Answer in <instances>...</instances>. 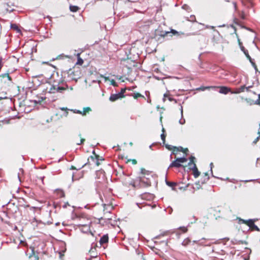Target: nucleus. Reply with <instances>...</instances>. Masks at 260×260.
Listing matches in <instances>:
<instances>
[{
  "mask_svg": "<svg viewBox=\"0 0 260 260\" xmlns=\"http://www.w3.org/2000/svg\"><path fill=\"white\" fill-rule=\"evenodd\" d=\"M68 87V85L64 83L63 80L58 82H55L50 87L49 92L50 93H55L56 92L62 93L63 91L66 90Z\"/></svg>",
  "mask_w": 260,
  "mask_h": 260,
  "instance_id": "nucleus-1",
  "label": "nucleus"
},
{
  "mask_svg": "<svg viewBox=\"0 0 260 260\" xmlns=\"http://www.w3.org/2000/svg\"><path fill=\"white\" fill-rule=\"evenodd\" d=\"M139 181L144 186H149L151 185L150 177L141 176L139 177Z\"/></svg>",
  "mask_w": 260,
  "mask_h": 260,
  "instance_id": "nucleus-2",
  "label": "nucleus"
},
{
  "mask_svg": "<svg viewBox=\"0 0 260 260\" xmlns=\"http://www.w3.org/2000/svg\"><path fill=\"white\" fill-rule=\"evenodd\" d=\"M257 220L256 219H249L248 220V226L252 230L259 231L258 227L254 224V222Z\"/></svg>",
  "mask_w": 260,
  "mask_h": 260,
  "instance_id": "nucleus-3",
  "label": "nucleus"
},
{
  "mask_svg": "<svg viewBox=\"0 0 260 260\" xmlns=\"http://www.w3.org/2000/svg\"><path fill=\"white\" fill-rule=\"evenodd\" d=\"M165 146H166V148L168 149V150H173V151H180L185 152L186 151L188 150V149L187 148H186L184 150V149L182 147H179L177 148L175 146H173L169 145V144H166Z\"/></svg>",
  "mask_w": 260,
  "mask_h": 260,
  "instance_id": "nucleus-4",
  "label": "nucleus"
},
{
  "mask_svg": "<svg viewBox=\"0 0 260 260\" xmlns=\"http://www.w3.org/2000/svg\"><path fill=\"white\" fill-rule=\"evenodd\" d=\"M121 98L122 97L120 95V93H118L116 94H112L109 98V100L111 102H114Z\"/></svg>",
  "mask_w": 260,
  "mask_h": 260,
  "instance_id": "nucleus-5",
  "label": "nucleus"
},
{
  "mask_svg": "<svg viewBox=\"0 0 260 260\" xmlns=\"http://www.w3.org/2000/svg\"><path fill=\"white\" fill-rule=\"evenodd\" d=\"M1 76L2 77L5 82L6 83L7 81H8V84L11 82V78L9 76V74L5 73L1 75Z\"/></svg>",
  "mask_w": 260,
  "mask_h": 260,
  "instance_id": "nucleus-6",
  "label": "nucleus"
},
{
  "mask_svg": "<svg viewBox=\"0 0 260 260\" xmlns=\"http://www.w3.org/2000/svg\"><path fill=\"white\" fill-rule=\"evenodd\" d=\"M220 90L219 91V93L226 94L229 92L231 91V89L226 86H220L219 87Z\"/></svg>",
  "mask_w": 260,
  "mask_h": 260,
  "instance_id": "nucleus-7",
  "label": "nucleus"
},
{
  "mask_svg": "<svg viewBox=\"0 0 260 260\" xmlns=\"http://www.w3.org/2000/svg\"><path fill=\"white\" fill-rule=\"evenodd\" d=\"M190 169L193 170V176H194V178H197L199 176L200 173L198 171L196 164H193V166H192V167H190Z\"/></svg>",
  "mask_w": 260,
  "mask_h": 260,
  "instance_id": "nucleus-8",
  "label": "nucleus"
},
{
  "mask_svg": "<svg viewBox=\"0 0 260 260\" xmlns=\"http://www.w3.org/2000/svg\"><path fill=\"white\" fill-rule=\"evenodd\" d=\"M181 166H182L181 164L176 159L174 161H173L172 163L170 164V165H169V168H172V167L179 168Z\"/></svg>",
  "mask_w": 260,
  "mask_h": 260,
  "instance_id": "nucleus-9",
  "label": "nucleus"
},
{
  "mask_svg": "<svg viewBox=\"0 0 260 260\" xmlns=\"http://www.w3.org/2000/svg\"><path fill=\"white\" fill-rule=\"evenodd\" d=\"M108 241V236L107 235H103L100 240L101 245L107 243Z\"/></svg>",
  "mask_w": 260,
  "mask_h": 260,
  "instance_id": "nucleus-10",
  "label": "nucleus"
},
{
  "mask_svg": "<svg viewBox=\"0 0 260 260\" xmlns=\"http://www.w3.org/2000/svg\"><path fill=\"white\" fill-rule=\"evenodd\" d=\"M171 32L174 35L177 34L178 33L176 30H175L174 29H171L170 32V31L162 32L160 36L163 37H165V36H167L168 34H170Z\"/></svg>",
  "mask_w": 260,
  "mask_h": 260,
  "instance_id": "nucleus-11",
  "label": "nucleus"
},
{
  "mask_svg": "<svg viewBox=\"0 0 260 260\" xmlns=\"http://www.w3.org/2000/svg\"><path fill=\"white\" fill-rule=\"evenodd\" d=\"M245 89V86L244 85L242 86L240 88L237 89L236 91H232L231 93H234V94H238V93L244 92Z\"/></svg>",
  "mask_w": 260,
  "mask_h": 260,
  "instance_id": "nucleus-12",
  "label": "nucleus"
},
{
  "mask_svg": "<svg viewBox=\"0 0 260 260\" xmlns=\"http://www.w3.org/2000/svg\"><path fill=\"white\" fill-rule=\"evenodd\" d=\"M141 173L142 174V176H147V177H151V176L150 174V173L148 171L146 170L144 168H141Z\"/></svg>",
  "mask_w": 260,
  "mask_h": 260,
  "instance_id": "nucleus-13",
  "label": "nucleus"
},
{
  "mask_svg": "<svg viewBox=\"0 0 260 260\" xmlns=\"http://www.w3.org/2000/svg\"><path fill=\"white\" fill-rule=\"evenodd\" d=\"M238 41L239 45V46L240 47L241 50L243 52V53L245 55L246 54H247L248 52V51L245 49L244 46H242V44L240 42V40L239 39H238Z\"/></svg>",
  "mask_w": 260,
  "mask_h": 260,
  "instance_id": "nucleus-14",
  "label": "nucleus"
},
{
  "mask_svg": "<svg viewBox=\"0 0 260 260\" xmlns=\"http://www.w3.org/2000/svg\"><path fill=\"white\" fill-rule=\"evenodd\" d=\"M191 242V240L189 239V238H187L182 241L181 244L184 246H187Z\"/></svg>",
  "mask_w": 260,
  "mask_h": 260,
  "instance_id": "nucleus-15",
  "label": "nucleus"
},
{
  "mask_svg": "<svg viewBox=\"0 0 260 260\" xmlns=\"http://www.w3.org/2000/svg\"><path fill=\"white\" fill-rule=\"evenodd\" d=\"M79 10V8L76 6L70 5V10L72 12H76Z\"/></svg>",
  "mask_w": 260,
  "mask_h": 260,
  "instance_id": "nucleus-16",
  "label": "nucleus"
},
{
  "mask_svg": "<svg viewBox=\"0 0 260 260\" xmlns=\"http://www.w3.org/2000/svg\"><path fill=\"white\" fill-rule=\"evenodd\" d=\"M206 239L203 238L201 240H199V246H209V244H206L205 242Z\"/></svg>",
  "mask_w": 260,
  "mask_h": 260,
  "instance_id": "nucleus-17",
  "label": "nucleus"
},
{
  "mask_svg": "<svg viewBox=\"0 0 260 260\" xmlns=\"http://www.w3.org/2000/svg\"><path fill=\"white\" fill-rule=\"evenodd\" d=\"M91 111V109L90 107H84L83 108V111H82V115H85L87 113Z\"/></svg>",
  "mask_w": 260,
  "mask_h": 260,
  "instance_id": "nucleus-18",
  "label": "nucleus"
},
{
  "mask_svg": "<svg viewBox=\"0 0 260 260\" xmlns=\"http://www.w3.org/2000/svg\"><path fill=\"white\" fill-rule=\"evenodd\" d=\"M166 183L168 186H169L170 187H172L173 190H175V189L174 188V186L177 184L176 183L174 182H169L167 180L166 181Z\"/></svg>",
  "mask_w": 260,
  "mask_h": 260,
  "instance_id": "nucleus-19",
  "label": "nucleus"
},
{
  "mask_svg": "<svg viewBox=\"0 0 260 260\" xmlns=\"http://www.w3.org/2000/svg\"><path fill=\"white\" fill-rule=\"evenodd\" d=\"M11 28L16 30L18 32H20L21 31L20 29L19 28L16 24H11Z\"/></svg>",
  "mask_w": 260,
  "mask_h": 260,
  "instance_id": "nucleus-20",
  "label": "nucleus"
},
{
  "mask_svg": "<svg viewBox=\"0 0 260 260\" xmlns=\"http://www.w3.org/2000/svg\"><path fill=\"white\" fill-rule=\"evenodd\" d=\"M79 137L81 139L80 143H78V141L76 140V138H75V142H76V144L78 145L82 144L85 141L84 139L81 138V135L80 134H79Z\"/></svg>",
  "mask_w": 260,
  "mask_h": 260,
  "instance_id": "nucleus-21",
  "label": "nucleus"
},
{
  "mask_svg": "<svg viewBox=\"0 0 260 260\" xmlns=\"http://www.w3.org/2000/svg\"><path fill=\"white\" fill-rule=\"evenodd\" d=\"M245 55L247 57V58L249 60L250 62H251L252 66L254 67L255 70H257L256 66L255 64L252 61V59H251V57L250 56V55H249L248 52L247 54H246Z\"/></svg>",
  "mask_w": 260,
  "mask_h": 260,
  "instance_id": "nucleus-22",
  "label": "nucleus"
},
{
  "mask_svg": "<svg viewBox=\"0 0 260 260\" xmlns=\"http://www.w3.org/2000/svg\"><path fill=\"white\" fill-rule=\"evenodd\" d=\"M92 153H93V154H94L95 156H90L89 157V158L88 159V161H89V160H90H90H92V161H95V159H97V158H98V157H99V155H96V154H95L94 151H93Z\"/></svg>",
  "mask_w": 260,
  "mask_h": 260,
  "instance_id": "nucleus-23",
  "label": "nucleus"
},
{
  "mask_svg": "<svg viewBox=\"0 0 260 260\" xmlns=\"http://www.w3.org/2000/svg\"><path fill=\"white\" fill-rule=\"evenodd\" d=\"M176 160L179 161L180 164L181 163H184L187 161V159L185 157H179L177 158Z\"/></svg>",
  "mask_w": 260,
  "mask_h": 260,
  "instance_id": "nucleus-24",
  "label": "nucleus"
},
{
  "mask_svg": "<svg viewBox=\"0 0 260 260\" xmlns=\"http://www.w3.org/2000/svg\"><path fill=\"white\" fill-rule=\"evenodd\" d=\"M215 87H213V86H202V87H200L197 88V89L204 91L205 89H209L210 88H215Z\"/></svg>",
  "mask_w": 260,
  "mask_h": 260,
  "instance_id": "nucleus-25",
  "label": "nucleus"
},
{
  "mask_svg": "<svg viewBox=\"0 0 260 260\" xmlns=\"http://www.w3.org/2000/svg\"><path fill=\"white\" fill-rule=\"evenodd\" d=\"M45 99V97L41 96L40 98H38V99L35 100L34 102L36 103H41L43 100Z\"/></svg>",
  "mask_w": 260,
  "mask_h": 260,
  "instance_id": "nucleus-26",
  "label": "nucleus"
},
{
  "mask_svg": "<svg viewBox=\"0 0 260 260\" xmlns=\"http://www.w3.org/2000/svg\"><path fill=\"white\" fill-rule=\"evenodd\" d=\"M237 219L239 220V223H244L248 225V221H247L248 220H244V219H241L240 218H238Z\"/></svg>",
  "mask_w": 260,
  "mask_h": 260,
  "instance_id": "nucleus-27",
  "label": "nucleus"
},
{
  "mask_svg": "<svg viewBox=\"0 0 260 260\" xmlns=\"http://www.w3.org/2000/svg\"><path fill=\"white\" fill-rule=\"evenodd\" d=\"M204 180L203 182V183H206L209 179V176L208 175V173H204Z\"/></svg>",
  "mask_w": 260,
  "mask_h": 260,
  "instance_id": "nucleus-28",
  "label": "nucleus"
},
{
  "mask_svg": "<svg viewBox=\"0 0 260 260\" xmlns=\"http://www.w3.org/2000/svg\"><path fill=\"white\" fill-rule=\"evenodd\" d=\"M258 136L253 141V144H255L258 142V141L259 140V139L260 138V131L259 130L258 132Z\"/></svg>",
  "mask_w": 260,
  "mask_h": 260,
  "instance_id": "nucleus-29",
  "label": "nucleus"
},
{
  "mask_svg": "<svg viewBox=\"0 0 260 260\" xmlns=\"http://www.w3.org/2000/svg\"><path fill=\"white\" fill-rule=\"evenodd\" d=\"M133 96L134 98V99H137L139 97H144V96H143L139 93H134Z\"/></svg>",
  "mask_w": 260,
  "mask_h": 260,
  "instance_id": "nucleus-30",
  "label": "nucleus"
},
{
  "mask_svg": "<svg viewBox=\"0 0 260 260\" xmlns=\"http://www.w3.org/2000/svg\"><path fill=\"white\" fill-rule=\"evenodd\" d=\"M1 94H2V95L0 96V100L8 99V98L6 96V95L7 94L6 92H2Z\"/></svg>",
  "mask_w": 260,
  "mask_h": 260,
  "instance_id": "nucleus-31",
  "label": "nucleus"
},
{
  "mask_svg": "<svg viewBox=\"0 0 260 260\" xmlns=\"http://www.w3.org/2000/svg\"><path fill=\"white\" fill-rule=\"evenodd\" d=\"M162 132H163V133L160 135V137H161V140H162V141L163 142V143L165 144L166 136L164 134V128H162Z\"/></svg>",
  "mask_w": 260,
  "mask_h": 260,
  "instance_id": "nucleus-32",
  "label": "nucleus"
},
{
  "mask_svg": "<svg viewBox=\"0 0 260 260\" xmlns=\"http://www.w3.org/2000/svg\"><path fill=\"white\" fill-rule=\"evenodd\" d=\"M56 191L58 192V194H59L60 197H64V192L60 189H57Z\"/></svg>",
  "mask_w": 260,
  "mask_h": 260,
  "instance_id": "nucleus-33",
  "label": "nucleus"
},
{
  "mask_svg": "<svg viewBox=\"0 0 260 260\" xmlns=\"http://www.w3.org/2000/svg\"><path fill=\"white\" fill-rule=\"evenodd\" d=\"M83 63V60L81 58L79 57L77 62V64L81 65Z\"/></svg>",
  "mask_w": 260,
  "mask_h": 260,
  "instance_id": "nucleus-34",
  "label": "nucleus"
},
{
  "mask_svg": "<svg viewBox=\"0 0 260 260\" xmlns=\"http://www.w3.org/2000/svg\"><path fill=\"white\" fill-rule=\"evenodd\" d=\"M235 244H247V242L245 241H242V240H238V241H236V242L235 243Z\"/></svg>",
  "mask_w": 260,
  "mask_h": 260,
  "instance_id": "nucleus-35",
  "label": "nucleus"
},
{
  "mask_svg": "<svg viewBox=\"0 0 260 260\" xmlns=\"http://www.w3.org/2000/svg\"><path fill=\"white\" fill-rule=\"evenodd\" d=\"M125 89L124 88H122L121 89L120 92H118V93H120V95L121 96L122 98L124 97V93L125 92Z\"/></svg>",
  "mask_w": 260,
  "mask_h": 260,
  "instance_id": "nucleus-36",
  "label": "nucleus"
},
{
  "mask_svg": "<svg viewBox=\"0 0 260 260\" xmlns=\"http://www.w3.org/2000/svg\"><path fill=\"white\" fill-rule=\"evenodd\" d=\"M71 111H73L74 113H77V114H80L82 115L81 111L76 110V109L71 110Z\"/></svg>",
  "mask_w": 260,
  "mask_h": 260,
  "instance_id": "nucleus-37",
  "label": "nucleus"
},
{
  "mask_svg": "<svg viewBox=\"0 0 260 260\" xmlns=\"http://www.w3.org/2000/svg\"><path fill=\"white\" fill-rule=\"evenodd\" d=\"M179 229L182 230L183 233H186L187 231V229L186 227H180Z\"/></svg>",
  "mask_w": 260,
  "mask_h": 260,
  "instance_id": "nucleus-38",
  "label": "nucleus"
},
{
  "mask_svg": "<svg viewBox=\"0 0 260 260\" xmlns=\"http://www.w3.org/2000/svg\"><path fill=\"white\" fill-rule=\"evenodd\" d=\"M111 84L114 86H117V83L114 79H111L110 80Z\"/></svg>",
  "mask_w": 260,
  "mask_h": 260,
  "instance_id": "nucleus-39",
  "label": "nucleus"
},
{
  "mask_svg": "<svg viewBox=\"0 0 260 260\" xmlns=\"http://www.w3.org/2000/svg\"><path fill=\"white\" fill-rule=\"evenodd\" d=\"M179 122L180 124H184L185 123V119H183L182 117H181V118L179 121Z\"/></svg>",
  "mask_w": 260,
  "mask_h": 260,
  "instance_id": "nucleus-40",
  "label": "nucleus"
},
{
  "mask_svg": "<svg viewBox=\"0 0 260 260\" xmlns=\"http://www.w3.org/2000/svg\"><path fill=\"white\" fill-rule=\"evenodd\" d=\"M182 9H183L184 10H188V9H190L188 5H186V4L183 5L182 6Z\"/></svg>",
  "mask_w": 260,
  "mask_h": 260,
  "instance_id": "nucleus-41",
  "label": "nucleus"
},
{
  "mask_svg": "<svg viewBox=\"0 0 260 260\" xmlns=\"http://www.w3.org/2000/svg\"><path fill=\"white\" fill-rule=\"evenodd\" d=\"M189 161H190L191 162H192L193 164H195V163L194 162V160H195L196 158H195L194 156H191L189 158Z\"/></svg>",
  "mask_w": 260,
  "mask_h": 260,
  "instance_id": "nucleus-42",
  "label": "nucleus"
},
{
  "mask_svg": "<svg viewBox=\"0 0 260 260\" xmlns=\"http://www.w3.org/2000/svg\"><path fill=\"white\" fill-rule=\"evenodd\" d=\"M66 250H63L62 251H59V257L60 258H61V257L63 255V253Z\"/></svg>",
  "mask_w": 260,
  "mask_h": 260,
  "instance_id": "nucleus-43",
  "label": "nucleus"
},
{
  "mask_svg": "<svg viewBox=\"0 0 260 260\" xmlns=\"http://www.w3.org/2000/svg\"><path fill=\"white\" fill-rule=\"evenodd\" d=\"M168 100H169L170 101H171V102H172V101H175V103H177V101H176V100L175 99H173V98H171V97H169V98H168Z\"/></svg>",
  "mask_w": 260,
  "mask_h": 260,
  "instance_id": "nucleus-44",
  "label": "nucleus"
},
{
  "mask_svg": "<svg viewBox=\"0 0 260 260\" xmlns=\"http://www.w3.org/2000/svg\"><path fill=\"white\" fill-rule=\"evenodd\" d=\"M254 104H256V105H260V100H259V99H257V100H256L255 101Z\"/></svg>",
  "mask_w": 260,
  "mask_h": 260,
  "instance_id": "nucleus-45",
  "label": "nucleus"
},
{
  "mask_svg": "<svg viewBox=\"0 0 260 260\" xmlns=\"http://www.w3.org/2000/svg\"><path fill=\"white\" fill-rule=\"evenodd\" d=\"M199 240H193L192 242V244H197L199 245Z\"/></svg>",
  "mask_w": 260,
  "mask_h": 260,
  "instance_id": "nucleus-46",
  "label": "nucleus"
},
{
  "mask_svg": "<svg viewBox=\"0 0 260 260\" xmlns=\"http://www.w3.org/2000/svg\"><path fill=\"white\" fill-rule=\"evenodd\" d=\"M188 166H189V167H190H190H192V166H193V163H192V162H191L190 161H189V162H188Z\"/></svg>",
  "mask_w": 260,
  "mask_h": 260,
  "instance_id": "nucleus-47",
  "label": "nucleus"
},
{
  "mask_svg": "<svg viewBox=\"0 0 260 260\" xmlns=\"http://www.w3.org/2000/svg\"><path fill=\"white\" fill-rule=\"evenodd\" d=\"M180 112H181V117H183V108L182 106L181 107V108H180Z\"/></svg>",
  "mask_w": 260,
  "mask_h": 260,
  "instance_id": "nucleus-48",
  "label": "nucleus"
},
{
  "mask_svg": "<svg viewBox=\"0 0 260 260\" xmlns=\"http://www.w3.org/2000/svg\"><path fill=\"white\" fill-rule=\"evenodd\" d=\"M233 5H234V8H235V10H236V9H237V4H236V2H233Z\"/></svg>",
  "mask_w": 260,
  "mask_h": 260,
  "instance_id": "nucleus-49",
  "label": "nucleus"
},
{
  "mask_svg": "<svg viewBox=\"0 0 260 260\" xmlns=\"http://www.w3.org/2000/svg\"><path fill=\"white\" fill-rule=\"evenodd\" d=\"M210 170H211V173L212 174V167H213V163L212 162H211L210 164Z\"/></svg>",
  "mask_w": 260,
  "mask_h": 260,
  "instance_id": "nucleus-50",
  "label": "nucleus"
},
{
  "mask_svg": "<svg viewBox=\"0 0 260 260\" xmlns=\"http://www.w3.org/2000/svg\"><path fill=\"white\" fill-rule=\"evenodd\" d=\"M132 163H133V164L135 165V164H137V161H136V160H135V159H132Z\"/></svg>",
  "mask_w": 260,
  "mask_h": 260,
  "instance_id": "nucleus-51",
  "label": "nucleus"
},
{
  "mask_svg": "<svg viewBox=\"0 0 260 260\" xmlns=\"http://www.w3.org/2000/svg\"><path fill=\"white\" fill-rule=\"evenodd\" d=\"M60 109L61 111H64V110H68L67 108H64V107L60 108Z\"/></svg>",
  "mask_w": 260,
  "mask_h": 260,
  "instance_id": "nucleus-52",
  "label": "nucleus"
},
{
  "mask_svg": "<svg viewBox=\"0 0 260 260\" xmlns=\"http://www.w3.org/2000/svg\"><path fill=\"white\" fill-rule=\"evenodd\" d=\"M95 159H96V161H95L96 164L97 166H99L100 164L99 162V157H98V158Z\"/></svg>",
  "mask_w": 260,
  "mask_h": 260,
  "instance_id": "nucleus-53",
  "label": "nucleus"
},
{
  "mask_svg": "<svg viewBox=\"0 0 260 260\" xmlns=\"http://www.w3.org/2000/svg\"><path fill=\"white\" fill-rule=\"evenodd\" d=\"M34 260H39V257L38 256L34 255Z\"/></svg>",
  "mask_w": 260,
  "mask_h": 260,
  "instance_id": "nucleus-54",
  "label": "nucleus"
},
{
  "mask_svg": "<svg viewBox=\"0 0 260 260\" xmlns=\"http://www.w3.org/2000/svg\"><path fill=\"white\" fill-rule=\"evenodd\" d=\"M251 87H252L251 86H249L247 87H245V89H246V91H249V89L250 88H251Z\"/></svg>",
  "mask_w": 260,
  "mask_h": 260,
  "instance_id": "nucleus-55",
  "label": "nucleus"
},
{
  "mask_svg": "<svg viewBox=\"0 0 260 260\" xmlns=\"http://www.w3.org/2000/svg\"><path fill=\"white\" fill-rule=\"evenodd\" d=\"M206 28H214V26L206 25Z\"/></svg>",
  "mask_w": 260,
  "mask_h": 260,
  "instance_id": "nucleus-56",
  "label": "nucleus"
},
{
  "mask_svg": "<svg viewBox=\"0 0 260 260\" xmlns=\"http://www.w3.org/2000/svg\"><path fill=\"white\" fill-rule=\"evenodd\" d=\"M204 177H203L201 179L202 183H203V182L204 181Z\"/></svg>",
  "mask_w": 260,
  "mask_h": 260,
  "instance_id": "nucleus-57",
  "label": "nucleus"
},
{
  "mask_svg": "<svg viewBox=\"0 0 260 260\" xmlns=\"http://www.w3.org/2000/svg\"><path fill=\"white\" fill-rule=\"evenodd\" d=\"M167 96H168V94H167V93H165V94H164V97H165V98H166V97H167Z\"/></svg>",
  "mask_w": 260,
  "mask_h": 260,
  "instance_id": "nucleus-58",
  "label": "nucleus"
},
{
  "mask_svg": "<svg viewBox=\"0 0 260 260\" xmlns=\"http://www.w3.org/2000/svg\"><path fill=\"white\" fill-rule=\"evenodd\" d=\"M253 43L255 45V47L258 49V47H257V46H256V44H255V43L254 41H253Z\"/></svg>",
  "mask_w": 260,
  "mask_h": 260,
  "instance_id": "nucleus-59",
  "label": "nucleus"
},
{
  "mask_svg": "<svg viewBox=\"0 0 260 260\" xmlns=\"http://www.w3.org/2000/svg\"><path fill=\"white\" fill-rule=\"evenodd\" d=\"M71 169H72V170L75 169V168L72 166L71 168Z\"/></svg>",
  "mask_w": 260,
  "mask_h": 260,
  "instance_id": "nucleus-60",
  "label": "nucleus"
},
{
  "mask_svg": "<svg viewBox=\"0 0 260 260\" xmlns=\"http://www.w3.org/2000/svg\"><path fill=\"white\" fill-rule=\"evenodd\" d=\"M166 98L165 97H164L163 99H162V101L163 102H165L166 101Z\"/></svg>",
  "mask_w": 260,
  "mask_h": 260,
  "instance_id": "nucleus-61",
  "label": "nucleus"
},
{
  "mask_svg": "<svg viewBox=\"0 0 260 260\" xmlns=\"http://www.w3.org/2000/svg\"><path fill=\"white\" fill-rule=\"evenodd\" d=\"M258 99H259V100H260V93H259V94H258Z\"/></svg>",
  "mask_w": 260,
  "mask_h": 260,
  "instance_id": "nucleus-62",
  "label": "nucleus"
},
{
  "mask_svg": "<svg viewBox=\"0 0 260 260\" xmlns=\"http://www.w3.org/2000/svg\"><path fill=\"white\" fill-rule=\"evenodd\" d=\"M87 164V163L84 164V165H83L82 166V167H83L84 166H85Z\"/></svg>",
  "mask_w": 260,
  "mask_h": 260,
  "instance_id": "nucleus-63",
  "label": "nucleus"
},
{
  "mask_svg": "<svg viewBox=\"0 0 260 260\" xmlns=\"http://www.w3.org/2000/svg\"><path fill=\"white\" fill-rule=\"evenodd\" d=\"M129 145H130L131 146H132V145H133L132 142H130V143H129Z\"/></svg>",
  "mask_w": 260,
  "mask_h": 260,
  "instance_id": "nucleus-64",
  "label": "nucleus"
}]
</instances>
